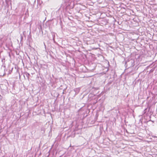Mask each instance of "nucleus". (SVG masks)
<instances>
[{"instance_id": "obj_1", "label": "nucleus", "mask_w": 157, "mask_h": 157, "mask_svg": "<svg viewBox=\"0 0 157 157\" xmlns=\"http://www.w3.org/2000/svg\"><path fill=\"white\" fill-rule=\"evenodd\" d=\"M30 75L29 73L27 72H25L24 77H25V76L26 77H27V79L29 80V77Z\"/></svg>"}, {"instance_id": "obj_2", "label": "nucleus", "mask_w": 157, "mask_h": 157, "mask_svg": "<svg viewBox=\"0 0 157 157\" xmlns=\"http://www.w3.org/2000/svg\"><path fill=\"white\" fill-rule=\"evenodd\" d=\"M130 62H131L132 63V66H133L134 65V64H133V63H134L133 61V60H131V61H130Z\"/></svg>"}]
</instances>
